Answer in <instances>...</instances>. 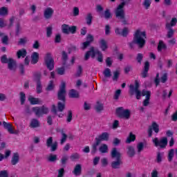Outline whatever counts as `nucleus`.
<instances>
[{"label": "nucleus", "mask_w": 177, "mask_h": 177, "mask_svg": "<svg viewBox=\"0 0 177 177\" xmlns=\"http://www.w3.org/2000/svg\"><path fill=\"white\" fill-rule=\"evenodd\" d=\"M121 2L117 8L115 9V17L118 20H120V23L123 26H127L128 19L125 16V6L128 3V2H131L132 0H121Z\"/></svg>", "instance_id": "1"}, {"label": "nucleus", "mask_w": 177, "mask_h": 177, "mask_svg": "<svg viewBox=\"0 0 177 177\" xmlns=\"http://www.w3.org/2000/svg\"><path fill=\"white\" fill-rule=\"evenodd\" d=\"M146 32H142L140 30H137L134 34L133 41L129 43V48H131V49H133L134 44L138 45L140 49L145 48V46L146 45Z\"/></svg>", "instance_id": "2"}, {"label": "nucleus", "mask_w": 177, "mask_h": 177, "mask_svg": "<svg viewBox=\"0 0 177 177\" xmlns=\"http://www.w3.org/2000/svg\"><path fill=\"white\" fill-rule=\"evenodd\" d=\"M112 158H116L115 161L111 162V166L113 169H118L120 165L122 164L121 161V153L117 151V148H113L111 152Z\"/></svg>", "instance_id": "3"}, {"label": "nucleus", "mask_w": 177, "mask_h": 177, "mask_svg": "<svg viewBox=\"0 0 177 177\" xmlns=\"http://www.w3.org/2000/svg\"><path fill=\"white\" fill-rule=\"evenodd\" d=\"M2 64H8V68L10 71H16L17 68V62L12 57H8V55H3L1 58Z\"/></svg>", "instance_id": "4"}, {"label": "nucleus", "mask_w": 177, "mask_h": 177, "mask_svg": "<svg viewBox=\"0 0 177 177\" xmlns=\"http://www.w3.org/2000/svg\"><path fill=\"white\" fill-rule=\"evenodd\" d=\"M96 55H98V57H97V62H99L100 63L103 62V53H102V52H100V50H95V47L93 46H91L90 48V50L86 53L84 59L88 60L89 57H91V56L92 59H93L95 58V56H96Z\"/></svg>", "instance_id": "5"}, {"label": "nucleus", "mask_w": 177, "mask_h": 177, "mask_svg": "<svg viewBox=\"0 0 177 177\" xmlns=\"http://www.w3.org/2000/svg\"><path fill=\"white\" fill-rule=\"evenodd\" d=\"M116 115L119 118L129 120L131 118V111L129 109H124V107H118L115 111Z\"/></svg>", "instance_id": "6"}, {"label": "nucleus", "mask_w": 177, "mask_h": 177, "mask_svg": "<svg viewBox=\"0 0 177 177\" xmlns=\"http://www.w3.org/2000/svg\"><path fill=\"white\" fill-rule=\"evenodd\" d=\"M44 62L45 64L49 70V71H52L55 68V59L52 57V53H47L44 57Z\"/></svg>", "instance_id": "7"}, {"label": "nucleus", "mask_w": 177, "mask_h": 177, "mask_svg": "<svg viewBox=\"0 0 177 177\" xmlns=\"http://www.w3.org/2000/svg\"><path fill=\"white\" fill-rule=\"evenodd\" d=\"M32 111L35 113L37 117H42L43 114H48L49 113V109L45 105H43L41 107L35 106L32 108Z\"/></svg>", "instance_id": "8"}, {"label": "nucleus", "mask_w": 177, "mask_h": 177, "mask_svg": "<svg viewBox=\"0 0 177 177\" xmlns=\"http://www.w3.org/2000/svg\"><path fill=\"white\" fill-rule=\"evenodd\" d=\"M57 99L61 102H66V82H62L59 86V90L57 93Z\"/></svg>", "instance_id": "9"}, {"label": "nucleus", "mask_w": 177, "mask_h": 177, "mask_svg": "<svg viewBox=\"0 0 177 177\" xmlns=\"http://www.w3.org/2000/svg\"><path fill=\"white\" fill-rule=\"evenodd\" d=\"M168 81V73H165L162 75V76L160 78V74H156V86H158L160 85V82H162V84H165Z\"/></svg>", "instance_id": "10"}, {"label": "nucleus", "mask_w": 177, "mask_h": 177, "mask_svg": "<svg viewBox=\"0 0 177 177\" xmlns=\"http://www.w3.org/2000/svg\"><path fill=\"white\" fill-rule=\"evenodd\" d=\"M142 96H146L145 100L143 101V106L147 107L150 103V97L151 96V92L146 90H142Z\"/></svg>", "instance_id": "11"}, {"label": "nucleus", "mask_w": 177, "mask_h": 177, "mask_svg": "<svg viewBox=\"0 0 177 177\" xmlns=\"http://www.w3.org/2000/svg\"><path fill=\"white\" fill-rule=\"evenodd\" d=\"M150 70V62L146 61L144 64L142 71L141 72L142 78H147L149 77V71Z\"/></svg>", "instance_id": "12"}, {"label": "nucleus", "mask_w": 177, "mask_h": 177, "mask_svg": "<svg viewBox=\"0 0 177 177\" xmlns=\"http://www.w3.org/2000/svg\"><path fill=\"white\" fill-rule=\"evenodd\" d=\"M168 145V139L166 137L162 138L160 140L158 138H156V146L159 147L160 149H165Z\"/></svg>", "instance_id": "13"}, {"label": "nucleus", "mask_w": 177, "mask_h": 177, "mask_svg": "<svg viewBox=\"0 0 177 177\" xmlns=\"http://www.w3.org/2000/svg\"><path fill=\"white\" fill-rule=\"evenodd\" d=\"M115 33L116 35H121L125 38L128 37V34H129V30L127 27H124L122 30H121V28H116L115 29Z\"/></svg>", "instance_id": "14"}, {"label": "nucleus", "mask_w": 177, "mask_h": 177, "mask_svg": "<svg viewBox=\"0 0 177 177\" xmlns=\"http://www.w3.org/2000/svg\"><path fill=\"white\" fill-rule=\"evenodd\" d=\"M109 139H110V133L108 132H103L95 138V140L99 141L100 143H102L103 141L108 142Z\"/></svg>", "instance_id": "15"}, {"label": "nucleus", "mask_w": 177, "mask_h": 177, "mask_svg": "<svg viewBox=\"0 0 177 177\" xmlns=\"http://www.w3.org/2000/svg\"><path fill=\"white\" fill-rule=\"evenodd\" d=\"M53 13H55V10H53V8L50 7H48L45 9L44 12V17L48 20L49 19H51L53 16Z\"/></svg>", "instance_id": "16"}, {"label": "nucleus", "mask_w": 177, "mask_h": 177, "mask_svg": "<svg viewBox=\"0 0 177 177\" xmlns=\"http://www.w3.org/2000/svg\"><path fill=\"white\" fill-rule=\"evenodd\" d=\"M72 173L75 176H80V175L82 174V165H81V164H77Z\"/></svg>", "instance_id": "17"}, {"label": "nucleus", "mask_w": 177, "mask_h": 177, "mask_svg": "<svg viewBox=\"0 0 177 177\" xmlns=\"http://www.w3.org/2000/svg\"><path fill=\"white\" fill-rule=\"evenodd\" d=\"M20 161V156L19 153H14L11 158V165H17Z\"/></svg>", "instance_id": "18"}, {"label": "nucleus", "mask_w": 177, "mask_h": 177, "mask_svg": "<svg viewBox=\"0 0 177 177\" xmlns=\"http://www.w3.org/2000/svg\"><path fill=\"white\" fill-rule=\"evenodd\" d=\"M39 61V53L37 52H33L31 55V64H37L38 62Z\"/></svg>", "instance_id": "19"}, {"label": "nucleus", "mask_w": 177, "mask_h": 177, "mask_svg": "<svg viewBox=\"0 0 177 177\" xmlns=\"http://www.w3.org/2000/svg\"><path fill=\"white\" fill-rule=\"evenodd\" d=\"M3 125L5 129H7L9 133L13 134L15 133V131L13 130V125L11 123H8L5 121L3 122Z\"/></svg>", "instance_id": "20"}, {"label": "nucleus", "mask_w": 177, "mask_h": 177, "mask_svg": "<svg viewBox=\"0 0 177 177\" xmlns=\"http://www.w3.org/2000/svg\"><path fill=\"white\" fill-rule=\"evenodd\" d=\"M99 44L100 48L102 50V52H105L108 49L109 46L107 45V41L104 39H101L99 41Z\"/></svg>", "instance_id": "21"}, {"label": "nucleus", "mask_w": 177, "mask_h": 177, "mask_svg": "<svg viewBox=\"0 0 177 177\" xmlns=\"http://www.w3.org/2000/svg\"><path fill=\"white\" fill-rule=\"evenodd\" d=\"M157 49L158 52H160L161 53L162 51L167 50V44H165V43H164L162 40H160L158 44Z\"/></svg>", "instance_id": "22"}, {"label": "nucleus", "mask_w": 177, "mask_h": 177, "mask_svg": "<svg viewBox=\"0 0 177 177\" xmlns=\"http://www.w3.org/2000/svg\"><path fill=\"white\" fill-rule=\"evenodd\" d=\"M26 56H27V50L26 48H22L17 52V59H24Z\"/></svg>", "instance_id": "23"}, {"label": "nucleus", "mask_w": 177, "mask_h": 177, "mask_svg": "<svg viewBox=\"0 0 177 177\" xmlns=\"http://www.w3.org/2000/svg\"><path fill=\"white\" fill-rule=\"evenodd\" d=\"M41 127V122L37 119L33 118L30 120V127L33 129L35 128H39Z\"/></svg>", "instance_id": "24"}, {"label": "nucleus", "mask_w": 177, "mask_h": 177, "mask_svg": "<svg viewBox=\"0 0 177 177\" xmlns=\"http://www.w3.org/2000/svg\"><path fill=\"white\" fill-rule=\"evenodd\" d=\"M166 28L168 30L167 37L169 39L172 38L174 37V34L175 33V30L171 28L170 24H166Z\"/></svg>", "instance_id": "25"}, {"label": "nucleus", "mask_w": 177, "mask_h": 177, "mask_svg": "<svg viewBox=\"0 0 177 177\" xmlns=\"http://www.w3.org/2000/svg\"><path fill=\"white\" fill-rule=\"evenodd\" d=\"M129 93L130 96H133L136 93V97L137 100H140V97H142V92L140 91L139 90H133V91H129Z\"/></svg>", "instance_id": "26"}, {"label": "nucleus", "mask_w": 177, "mask_h": 177, "mask_svg": "<svg viewBox=\"0 0 177 177\" xmlns=\"http://www.w3.org/2000/svg\"><path fill=\"white\" fill-rule=\"evenodd\" d=\"M34 81L36 83L41 82L42 78V73L40 71H37L33 73Z\"/></svg>", "instance_id": "27"}, {"label": "nucleus", "mask_w": 177, "mask_h": 177, "mask_svg": "<svg viewBox=\"0 0 177 177\" xmlns=\"http://www.w3.org/2000/svg\"><path fill=\"white\" fill-rule=\"evenodd\" d=\"M136 152L135 151V148L133 146H128L127 147V155L129 157L132 158V157L135 156Z\"/></svg>", "instance_id": "28"}, {"label": "nucleus", "mask_w": 177, "mask_h": 177, "mask_svg": "<svg viewBox=\"0 0 177 177\" xmlns=\"http://www.w3.org/2000/svg\"><path fill=\"white\" fill-rule=\"evenodd\" d=\"M69 97H71L72 99H78V97H80V93L77 90L71 89L69 91Z\"/></svg>", "instance_id": "29"}, {"label": "nucleus", "mask_w": 177, "mask_h": 177, "mask_svg": "<svg viewBox=\"0 0 177 177\" xmlns=\"http://www.w3.org/2000/svg\"><path fill=\"white\" fill-rule=\"evenodd\" d=\"M153 131L156 132V122H152V125L149 126L148 129V136L151 138L153 136Z\"/></svg>", "instance_id": "30"}, {"label": "nucleus", "mask_w": 177, "mask_h": 177, "mask_svg": "<svg viewBox=\"0 0 177 177\" xmlns=\"http://www.w3.org/2000/svg\"><path fill=\"white\" fill-rule=\"evenodd\" d=\"M85 20L87 26H91L92 20H93V15H92V13L88 12L85 17Z\"/></svg>", "instance_id": "31"}, {"label": "nucleus", "mask_w": 177, "mask_h": 177, "mask_svg": "<svg viewBox=\"0 0 177 177\" xmlns=\"http://www.w3.org/2000/svg\"><path fill=\"white\" fill-rule=\"evenodd\" d=\"M136 140V136L133 134L132 132L129 133L127 139L126 140V143H132V142H135Z\"/></svg>", "instance_id": "32"}, {"label": "nucleus", "mask_w": 177, "mask_h": 177, "mask_svg": "<svg viewBox=\"0 0 177 177\" xmlns=\"http://www.w3.org/2000/svg\"><path fill=\"white\" fill-rule=\"evenodd\" d=\"M57 132H59L60 133H62V138L61 139L60 143L61 145H63L66 142V140H67V134L64 133V129H63L57 130Z\"/></svg>", "instance_id": "33"}, {"label": "nucleus", "mask_w": 177, "mask_h": 177, "mask_svg": "<svg viewBox=\"0 0 177 177\" xmlns=\"http://www.w3.org/2000/svg\"><path fill=\"white\" fill-rule=\"evenodd\" d=\"M140 86V84L139 83V80H135V86L133 84H130L129 86V91L133 92V91L139 90V87Z\"/></svg>", "instance_id": "34"}, {"label": "nucleus", "mask_w": 177, "mask_h": 177, "mask_svg": "<svg viewBox=\"0 0 177 177\" xmlns=\"http://www.w3.org/2000/svg\"><path fill=\"white\" fill-rule=\"evenodd\" d=\"M28 100L30 102V104H39V98H35L32 96H29Z\"/></svg>", "instance_id": "35"}, {"label": "nucleus", "mask_w": 177, "mask_h": 177, "mask_svg": "<svg viewBox=\"0 0 177 177\" xmlns=\"http://www.w3.org/2000/svg\"><path fill=\"white\" fill-rule=\"evenodd\" d=\"M100 145V141L95 140V142L92 145L91 147V154H95L97 151V146Z\"/></svg>", "instance_id": "36"}, {"label": "nucleus", "mask_w": 177, "mask_h": 177, "mask_svg": "<svg viewBox=\"0 0 177 177\" xmlns=\"http://www.w3.org/2000/svg\"><path fill=\"white\" fill-rule=\"evenodd\" d=\"M104 19H106V20H109L113 18V15H111L110 9L105 10V11L104 12Z\"/></svg>", "instance_id": "37"}, {"label": "nucleus", "mask_w": 177, "mask_h": 177, "mask_svg": "<svg viewBox=\"0 0 177 177\" xmlns=\"http://www.w3.org/2000/svg\"><path fill=\"white\" fill-rule=\"evenodd\" d=\"M57 109H58V111H64V109H66V102H59L57 103Z\"/></svg>", "instance_id": "38"}, {"label": "nucleus", "mask_w": 177, "mask_h": 177, "mask_svg": "<svg viewBox=\"0 0 177 177\" xmlns=\"http://www.w3.org/2000/svg\"><path fill=\"white\" fill-rule=\"evenodd\" d=\"M97 113H100V111H103L104 106L103 104L100 103V102H97V104L95 107Z\"/></svg>", "instance_id": "39"}, {"label": "nucleus", "mask_w": 177, "mask_h": 177, "mask_svg": "<svg viewBox=\"0 0 177 177\" xmlns=\"http://www.w3.org/2000/svg\"><path fill=\"white\" fill-rule=\"evenodd\" d=\"M99 151H100V153H107L109 151V147L106 144H102L100 147Z\"/></svg>", "instance_id": "40"}, {"label": "nucleus", "mask_w": 177, "mask_h": 177, "mask_svg": "<svg viewBox=\"0 0 177 177\" xmlns=\"http://www.w3.org/2000/svg\"><path fill=\"white\" fill-rule=\"evenodd\" d=\"M62 60L63 62V64L65 65L67 63V60H68V55H67L66 51H62Z\"/></svg>", "instance_id": "41"}, {"label": "nucleus", "mask_w": 177, "mask_h": 177, "mask_svg": "<svg viewBox=\"0 0 177 177\" xmlns=\"http://www.w3.org/2000/svg\"><path fill=\"white\" fill-rule=\"evenodd\" d=\"M62 32L64 34L68 35L70 34V26L67 24L62 25Z\"/></svg>", "instance_id": "42"}, {"label": "nucleus", "mask_w": 177, "mask_h": 177, "mask_svg": "<svg viewBox=\"0 0 177 177\" xmlns=\"http://www.w3.org/2000/svg\"><path fill=\"white\" fill-rule=\"evenodd\" d=\"M142 6H144L145 9L147 10V9H149L151 6V0H144Z\"/></svg>", "instance_id": "43"}, {"label": "nucleus", "mask_w": 177, "mask_h": 177, "mask_svg": "<svg viewBox=\"0 0 177 177\" xmlns=\"http://www.w3.org/2000/svg\"><path fill=\"white\" fill-rule=\"evenodd\" d=\"M103 75L106 78H110V77H111V70L109 68H105L103 71Z\"/></svg>", "instance_id": "44"}, {"label": "nucleus", "mask_w": 177, "mask_h": 177, "mask_svg": "<svg viewBox=\"0 0 177 177\" xmlns=\"http://www.w3.org/2000/svg\"><path fill=\"white\" fill-rule=\"evenodd\" d=\"M53 89H55V84H53V80H50L48 85L46 88V91H53Z\"/></svg>", "instance_id": "45"}, {"label": "nucleus", "mask_w": 177, "mask_h": 177, "mask_svg": "<svg viewBox=\"0 0 177 177\" xmlns=\"http://www.w3.org/2000/svg\"><path fill=\"white\" fill-rule=\"evenodd\" d=\"M73 121V111L71 110L68 111V115L66 116V122L69 123Z\"/></svg>", "instance_id": "46"}, {"label": "nucleus", "mask_w": 177, "mask_h": 177, "mask_svg": "<svg viewBox=\"0 0 177 177\" xmlns=\"http://www.w3.org/2000/svg\"><path fill=\"white\" fill-rule=\"evenodd\" d=\"M162 157H164V153L158 152L156 158L158 164H161V162L162 161Z\"/></svg>", "instance_id": "47"}, {"label": "nucleus", "mask_w": 177, "mask_h": 177, "mask_svg": "<svg viewBox=\"0 0 177 177\" xmlns=\"http://www.w3.org/2000/svg\"><path fill=\"white\" fill-rule=\"evenodd\" d=\"M19 95H20L21 104L23 105L24 104V103H26V94L24 93V92L21 91Z\"/></svg>", "instance_id": "48"}, {"label": "nucleus", "mask_w": 177, "mask_h": 177, "mask_svg": "<svg viewBox=\"0 0 177 177\" xmlns=\"http://www.w3.org/2000/svg\"><path fill=\"white\" fill-rule=\"evenodd\" d=\"M143 149H145V144L142 142H139L137 145L138 153H141V151H143Z\"/></svg>", "instance_id": "49"}, {"label": "nucleus", "mask_w": 177, "mask_h": 177, "mask_svg": "<svg viewBox=\"0 0 177 177\" xmlns=\"http://www.w3.org/2000/svg\"><path fill=\"white\" fill-rule=\"evenodd\" d=\"M8 15V8L6 7L0 8V16H6Z\"/></svg>", "instance_id": "50"}, {"label": "nucleus", "mask_w": 177, "mask_h": 177, "mask_svg": "<svg viewBox=\"0 0 177 177\" xmlns=\"http://www.w3.org/2000/svg\"><path fill=\"white\" fill-rule=\"evenodd\" d=\"M118 78H120V71H115L113 72L112 80L113 81H118Z\"/></svg>", "instance_id": "51"}, {"label": "nucleus", "mask_w": 177, "mask_h": 177, "mask_svg": "<svg viewBox=\"0 0 177 177\" xmlns=\"http://www.w3.org/2000/svg\"><path fill=\"white\" fill-rule=\"evenodd\" d=\"M70 158L71 161H75V160H80V153H75L71 155Z\"/></svg>", "instance_id": "52"}, {"label": "nucleus", "mask_w": 177, "mask_h": 177, "mask_svg": "<svg viewBox=\"0 0 177 177\" xmlns=\"http://www.w3.org/2000/svg\"><path fill=\"white\" fill-rule=\"evenodd\" d=\"M28 41V39H27V37L20 38L18 41V45H26Z\"/></svg>", "instance_id": "53"}, {"label": "nucleus", "mask_w": 177, "mask_h": 177, "mask_svg": "<svg viewBox=\"0 0 177 177\" xmlns=\"http://www.w3.org/2000/svg\"><path fill=\"white\" fill-rule=\"evenodd\" d=\"M36 91L37 93H42V84L41 82L36 83Z\"/></svg>", "instance_id": "54"}, {"label": "nucleus", "mask_w": 177, "mask_h": 177, "mask_svg": "<svg viewBox=\"0 0 177 177\" xmlns=\"http://www.w3.org/2000/svg\"><path fill=\"white\" fill-rule=\"evenodd\" d=\"M82 75V66L81 65H79L77 67V70L76 72V74L75 75V77H81V75Z\"/></svg>", "instance_id": "55"}, {"label": "nucleus", "mask_w": 177, "mask_h": 177, "mask_svg": "<svg viewBox=\"0 0 177 177\" xmlns=\"http://www.w3.org/2000/svg\"><path fill=\"white\" fill-rule=\"evenodd\" d=\"M56 160H57V155H50L48 158V161H49V162H55Z\"/></svg>", "instance_id": "56"}, {"label": "nucleus", "mask_w": 177, "mask_h": 177, "mask_svg": "<svg viewBox=\"0 0 177 177\" xmlns=\"http://www.w3.org/2000/svg\"><path fill=\"white\" fill-rule=\"evenodd\" d=\"M53 28L52 26H48L46 28V36L48 38H50V37H52V31Z\"/></svg>", "instance_id": "57"}, {"label": "nucleus", "mask_w": 177, "mask_h": 177, "mask_svg": "<svg viewBox=\"0 0 177 177\" xmlns=\"http://www.w3.org/2000/svg\"><path fill=\"white\" fill-rule=\"evenodd\" d=\"M78 48L75 45H71L69 48H68V53H71L72 52H77Z\"/></svg>", "instance_id": "58"}, {"label": "nucleus", "mask_w": 177, "mask_h": 177, "mask_svg": "<svg viewBox=\"0 0 177 177\" xmlns=\"http://www.w3.org/2000/svg\"><path fill=\"white\" fill-rule=\"evenodd\" d=\"M136 60L139 64H142V62L143 60V54L138 53L136 57Z\"/></svg>", "instance_id": "59"}, {"label": "nucleus", "mask_w": 177, "mask_h": 177, "mask_svg": "<svg viewBox=\"0 0 177 177\" xmlns=\"http://www.w3.org/2000/svg\"><path fill=\"white\" fill-rule=\"evenodd\" d=\"M57 73L59 75H64V73H66V69L64 67H60L57 69Z\"/></svg>", "instance_id": "60"}, {"label": "nucleus", "mask_w": 177, "mask_h": 177, "mask_svg": "<svg viewBox=\"0 0 177 177\" xmlns=\"http://www.w3.org/2000/svg\"><path fill=\"white\" fill-rule=\"evenodd\" d=\"M53 145V138L49 137L46 140V146L47 147H50Z\"/></svg>", "instance_id": "61"}, {"label": "nucleus", "mask_w": 177, "mask_h": 177, "mask_svg": "<svg viewBox=\"0 0 177 177\" xmlns=\"http://www.w3.org/2000/svg\"><path fill=\"white\" fill-rule=\"evenodd\" d=\"M174 153H175V151L174 149H171L169 151L168 160H169V162L172 161V158H174Z\"/></svg>", "instance_id": "62"}, {"label": "nucleus", "mask_w": 177, "mask_h": 177, "mask_svg": "<svg viewBox=\"0 0 177 177\" xmlns=\"http://www.w3.org/2000/svg\"><path fill=\"white\" fill-rule=\"evenodd\" d=\"M50 151H56L57 150V142H55L50 145Z\"/></svg>", "instance_id": "63"}, {"label": "nucleus", "mask_w": 177, "mask_h": 177, "mask_svg": "<svg viewBox=\"0 0 177 177\" xmlns=\"http://www.w3.org/2000/svg\"><path fill=\"white\" fill-rule=\"evenodd\" d=\"M9 176V174L8 173V170H1L0 171V177H8Z\"/></svg>", "instance_id": "64"}]
</instances>
